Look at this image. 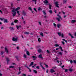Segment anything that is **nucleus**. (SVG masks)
<instances>
[{
	"mask_svg": "<svg viewBox=\"0 0 76 76\" xmlns=\"http://www.w3.org/2000/svg\"><path fill=\"white\" fill-rule=\"evenodd\" d=\"M59 48H60L61 50L62 51H63V49L62 48V47H61V46H60Z\"/></svg>",
	"mask_w": 76,
	"mask_h": 76,
	"instance_id": "nucleus-44",
	"label": "nucleus"
},
{
	"mask_svg": "<svg viewBox=\"0 0 76 76\" xmlns=\"http://www.w3.org/2000/svg\"><path fill=\"white\" fill-rule=\"evenodd\" d=\"M71 22L72 23H75V22H76V20H72L71 21Z\"/></svg>",
	"mask_w": 76,
	"mask_h": 76,
	"instance_id": "nucleus-14",
	"label": "nucleus"
},
{
	"mask_svg": "<svg viewBox=\"0 0 76 76\" xmlns=\"http://www.w3.org/2000/svg\"><path fill=\"white\" fill-rule=\"evenodd\" d=\"M38 23L39 25L41 26V22L40 21H38Z\"/></svg>",
	"mask_w": 76,
	"mask_h": 76,
	"instance_id": "nucleus-30",
	"label": "nucleus"
},
{
	"mask_svg": "<svg viewBox=\"0 0 76 76\" xmlns=\"http://www.w3.org/2000/svg\"><path fill=\"white\" fill-rule=\"evenodd\" d=\"M22 23L24 25H25V24H26V21L23 20L22 21Z\"/></svg>",
	"mask_w": 76,
	"mask_h": 76,
	"instance_id": "nucleus-19",
	"label": "nucleus"
},
{
	"mask_svg": "<svg viewBox=\"0 0 76 76\" xmlns=\"http://www.w3.org/2000/svg\"><path fill=\"white\" fill-rule=\"evenodd\" d=\"M34 9L35 12H37V9H36V8H34Z\"/></svg>",
	"mask_w": 76,
	"mask_h": 76,
	"instance_id": "nucleus-47",
	"label": "nucleus"
},
{
	"mask_svg": "<svg viewBox=\"0 0 76 76\" xmlns=\"http://www.w3.org/2000/svg\"><path fill=\"white\" fill-rule=\"evenodd\" d=\"M69 70L70 72H72L73 71V69H72V68H69Z\"/></svg>",
	"mask_w": 76,
	"mask_h": 76,
	"instance_id": "nucleus-15",
	"label": "nucleus"
},
{
	"mask_svg": "<svg viewBox=\"0 0 76 76\" xmlns=\"http://www.w3.org/2000/svg\"><path fill=\"white\" fill-rule=\"evenodd\" d=\"M38 58H42V55H40L38 56Z\"/></svg>",
	"mask_w": 76,
	"mask_h": 76,
	"instance_id": "nucleus-9",
	"label": "nucleus"
},
{
	"mask_svg": "<svg viewBox=\"0 0 76 76\" xmlns=\"http://www.w3.org/2000/svg\"><path fill=\"white\" fill-rule=\"evenodd\" d=\"M42 69H43V70H45V68L43 67H42Z\"/></svg>",
	"mask_w": 76,
	"mask_h": 76,
	"instance_id": "nucleus-57",
	"label": "nucleus"
},
{
	"mask_svg": "<svg viewBox=\"0 0 76 76\" xmlns=\"http://www.w3.org/2000/svg\"><path fill=\"white\" fill-rule=\"evenodd\" d=\"M54 72H55V71H54L53 69H52L50 70V72L51 73H53Z\"/></svg>",
	"mask_w": 76,
	"mask_h": 76,
	"instance_id": "nucleus-10",
	"label": "nucleus"
},
{
	"mask_svg": "<svg viewBox=\"0 0 76 76\" xmlns=\"http://www.w3.org/2000/svg\"><path fill=\"white\" fill-rule=\"evenodd\" d=\"M70 63L71 64H72V63H73V61H70Z\"/></svg>",
	"mask_w": 76,
	"mask_h": 76,
	"instance_id": "nucleus-56",
	"label": "nucleus"
},
{
	"mask_svg": "<svg viewBox=\"0 0 76 76\" xmlns=\"http://www.w3.org/2000/svg\"><path fill=\"white\" fill-rule=\"evenodd\" d=\"M33 64H34V62H31L30 65H29V66H30H30H32V65H33Z\"/></svg>",
	"mask_w": 76,
	"mask_h": 76,
	"instance_id": "nucleus-17",
	"label": "nucleus"
},
{
	"mask_svg": "<svg viewBox=\"0 0 76 76\" xmlns=\"http://www.w3.org/2000/svg\"><path fill=\"white\" fill-rule=\"evenodd\" d=\"M21 73V72L20 71H19V72L18 73V75H20V74Z\"/></svg>",
	"mask_w": 76,
	"mask_h": 76,
	"instance_id": "nucleus-51",
	"label": "nucleus"
},
{
	"mask_svg": "<svg viewBox=\"0 0 76 76\" xmlns=\"http://www.w3.org/2000/svg\"><path fill=\"white\" fill-rule=\"evenodd\" d=\"M42 51V50H41V49H39L38 50V52H39V53H41V52Z\"/></svg>",
	"mask_w": 76,
	"mask_h": 76,
	"instance_id": "nucleus-37",
	"label": "nucleus"
},
{
	"mask_svg": "<svg viewBox=\"0 0 76 76\" xmlns=\"http://www.w3.org/2000/svg\"><path fill=\"white\" fill-rule=\"evenodd\" d=\"M58 34L59 35V36H60V37H61L62 38H64V34L63 33L61 34V33H58Z\"/></svg>",
	"mask_w": 76,
	"mask_h": 76,
	"instance_id": "nucleus-3",
	"label": "nucleus"
},
{
	"mask_svg": "<svg viewBox=\"0 0 76 76\" xmlns=\"http://www.w3.org/2000/svg\"><path fill=\"white\" fill-rule=\"evenodd\" d=\"M59 50V48H56V50Z\"/></svg>",
	"mask_w": 76,
	"mask_h": 76,
	"instance_id": "nucleus-62",
	"label": "nucleus"
},
{
	"mask_svg": "<svg viewBox=\"0 0 76 76\" xmlns=\"http://www.w3.org/2000/svg\"><path fill=\"white\" fill-rule=\"evenodd\" d=\"M49 8L50 9H51V5L49 4Z\"/></svg>",
	"mask_w": 76,
	"mask_h": 76,
	"instance_id": "nucleus-41",
	"label": "nucleus"
},
{
	"mask_svg": "<svg viewBox=\"0 0 76 76\" xmlns=\"http://www.w3.org/2000/svg\"><path fill=\"white\" fill-rule=\"evenodd\" d=\"M12 64L13 65H16V64L15 63H13Z\"/></svg>",
	"mask_w": 76,
	"mask_h": 76,
	"instance_id": "nucleus-59",
	"label": "nucleus"
},
{
	"mask_svg": "<svg viewBox=\"0 0 76 76\" xmlns=\"http://www.w3.org/2000/svg\"><path fill=\"white\" fill-rule=\"evenodd\" d=\"M6 59L7 60V62H9V61H10V60H9V59L8 58H6Z\"/></svg>",
	"mask_w": 76,
	"mask_h": 76,
	"instance_id": "nucleus-24",
	"label": "nucleus"
},
{
	"mask_svg": "<svg viewBox=\"0 0 76 76\" xmlns=\"http://www.w3.org/2000/svg\"><path fill=\"white\" fill-rule=\"evenodd\" d=\"M48 12L50 13V14H52L53 13V11L51 10H50L48 11Z\"/></svg>",
	"mask_w": 76,
	"mask_h": 76,
	"instance_id": "nucleus-20",
	"label": "nucleus"
},
{
	"mask_svg": "<svg viewBox=\"0 0 76 76\" xmlns=\"http://www.w3.org/2000/svg\"><path fill=\"white\" fill-rule=\"evenodd\" d=\"M69 35L72 38H75V37L73 36V35H72V34H71L70 33L69 34Z\"/></svg>",
	"mask_w": 76,
	"mask_h": 76,
	"instance_id": "nucleus-16",
	"label": "nucleus"
},
{
	"mask_svg": "<svg viewBox=\"0 0 76 76\" xmlns=\"http://www.w3.org/2000/svg\"><path fill=\"white\" fill-rule=\"evenodd\" d=\"M54 46H55V47H59V45L58 44H56Z\"/></svg>",
	"mask_w": 76,
	"mask_h": 76,
	"instance_id": "nucleus-21",
	"label": "nucleus"
},
{
	"mask_svg": "<svg viewBox=\"0 0 76 76\" xmlns=\"http://www.w3.org/2000/svg\"><path fill=\"white\" fill-rule=\"evenodd\" d=\"M58 54H60V55L61 56V55L63 54V53H61V52H60L58 53Z\"/></svg>",
	"mask_w": 76,
	"mask_h": 76,
	"instance_id": "nucleus-32",
	"label": "nucleus"
},
{
	"mask_svg": "<svg viewBox=\"0 0 76 76\" xmlns=\"http://www.w3.org/2000/svg\"><path fill=\"white\" fill-rule=\"evenodd\" d=\"M38 41L39 42H41V38H38Z\"/></svg>",
	"mask_w": 76,
	"mask_h": 76,
	"instance_id": "nucleus-22",
	"label": "nucleus"
},
{
	"mask_svg": "<svg viewBox=\"0 0 76 76\" xmlns=\"http://www.w3.org/2000/svg\"><path fill=\"white\" fill-rule=\"evenodd\" d=\"M58 59H59V58L56 57V60H58Z\"/></svg>",
	"mask_w": 76,
	"mask_h": 76,
	"instance_id": "nucleus-60",
	"label": "nucleus"
},
{
	"mask_svg": "<svg viewBox=\"0 0 76 76\" xmlns=\"http://www.w3.org/2000/svg\"><path fill=\"white\" fill-rule=\"evenodd\" d=\"M53 26L55 27V28L56 27V26H57V24H56L55 23H53Z\"/></svg>",
	"mask_w": 76,
	"mask_h": 76,
	"instance_id": "nucleus-29",
	"label": "nucleus"
},
{
	"mask_svg": "<svg viewBox=\"0 0 76 76\" xmlns=\"http://www.w3.org/2000/svg\"><path fill=\"white\" fill-rule=\"evenodd\" d=\"M11 25H14V23L13 22H12L11 24Z\"/></svg>",
	"mask_w": 76,
	"mask_h": 76,
	"instance_id": "nucleus-50",
	"label": "nucleus"
},
{
	"mask_svg": "<svg viewBox=\"0 0 76 76\" xmlns=\"http://www.w3.org/2000/svg\"><path fill=\"white\" fill-rule=\"evenodd\" d=\"M64 69L65 70V72H67L69 70V69Z\"/></svg>",
	"mask_w": 76,
	"mask_h": 76,
	"instance_id": "nucleus-38",
	"label": "nucleus"
},
{
	"mask_svg": "<svg viewBox=\"0 0 76 76\" xmlns=\"http://www.w3.org/2000/svg\"><path fill=\"white\" fill-rule=\"evenodd\" d=\"M44 2L45 3V4H46V5H47L48 4L47 3H48V1L47 0H45L44 1Z\"/></svg>",
	"mask_w": 76,
	"mask_h": 76,
	"instance_id": "nucleus-7",
	"label": "nucleus"
},
{
	"mask_svg": "<svg viewBox=\"0 0 76 76\" xmlns=\"http://www.w3.org/2000/svg\"><path fill=\"white\" fill-rule=\"evenodd\" d=\"M4 23H7V19L4 20Z\"/></svg>",
	"mask_w": 76,
	"mask_h": 76,
	"instance_id": "nucleus-18",
	"label": "nucleus"
},
{
	"mask_svg": "<svg viewBox=\"0 0 76 76\" xmlns=\"http://www.w3.org/2000/svg\"><path fill=\"white\" fill-rule=\"evenodd\" d=\"M16 27L17 28V29H19V26H16Z\"/></svg>",
	"mask_w": 76,
	"mask_h": 76,
	"instance_id": "nucleus-49",
	"label": "nucleus"
},
{
	"mask_svg": "<svg viewBox=\"0 0 76 76\" xmlns=\"http://www.w3.org/2000/svg\"><path fill=\"white\" fill-rule=\"evenodd\" d=\"M28 9L30 10H31V11L32 10V8L30 7H28Z\"/></svg>",
	"mask_w": 76,
	"mask_h": 76,
	"instance_id": "nucleus-31",
	"label": "nucleus"
},
{
	"mask_svg": "<svg viewBox=\"0 0 76 76\" xmlns=\"http://www.w3.org/2000/svg\"><path fill=\"white\" fill-rule=\"evenodd\" d=\"M74 35L76 37V32H75L74 34Z\"/></svg>",
	"mask_w": 76,
	"mask_h": 76,
	"instance_id": "nucleus-64",
	"label": "nucleus"
},
{
	"mask_svg": "<svg viewBox=\"0 0 76 76\" xmlns=\"http://www.w3.org/2000/svg\"><path fill=\"white\" fill-rule=\"evenodd\" d=\"M18 38L16 37H13L12 39V41H15V42L18 41Z\"/></svg>",
	"mask_w": 76,
	"mask_h": 76,
	"instance_id": "nucleus-2",
	"label": "nucleus"
},
{
	"mask_svg": "<svg viewBox=\"0 0 76 76\" xmlns=\"http://www.w3.org/2000/svg\"><path fill=\"white\" fill-rule=\"evenodd\" d=\"M18 20H15L14 21L15 23H18Z\"/></svg>",
	"mask_w": 76,
	"mask_h": 76,
	"instance_id": "nucleus-34",
	"label": "nucleus"
},
{
	"mask_svg": "<svg viewBox=\"0 0 76 76\" xmlns=\"http://www.w3.org/2000/svg\"><path fill=\"white\" fill-rule=\"evenodd\" d=\"M66 1H67V0H64V3H66Z\"/></svg>",
	"mask_w": 76,
	"mask_h": 76,
	"instance_id": "nucleus-53",
	"label": "nucleus"
},
{
	"mask_svg": "<svg viewBox=\"0 0 76 76\" xmlns=\"http://www.w3.org/2000/svg\"><path fill=\"white\" fill-rule=\"evenodd\" d=\"M43 13H44V15H46V13H45V10H43Z\"/></svg>",
	"mask_w": 76,
	"mask_h": 76,
	"instance_id": "nucleus-40",
	"label": "nucleus"
},
{
	"mask_svg": "<svg viewBox=\"0 0 76 76\" xmlns=\"http://www.w3.org/2000/svg\"><path fill=\"white\" fill-rule=\"evenodd\" d=\"M57 16L59 18H56V19L58 20V21L59 22V21H60V19H61V20H62V18H61V16H60L58 14L57 15Z\"/></svg>",
	"mask_w": 76,
	"mask_h": 76,
	"instance_id": "nucleus-4",
	"label": "nucleus"
},
{
	"mask_svg": "<svg viewBox=\"0 0 76 76\" xmlns=\"http://www.w3.org/2000/svg\"><path fill=\"white\" fill-rule=\"evenodd\" d=\"M61 26V25L60 24L58 23L57 24V27L58 28H60V27Z\"/></svg>",
	"mask_w": 76,
	"mask_h": 76,
	"instance_id": "nucleus-6",
	"label": "nucleus"
},
{
	"mask_svg": "<svg viewBox=\"0 0 76 76\" xmlns=\"http://www.w3.org/2000/svg\"><path fill=\"white\" fill-rule=\"evenodd\" d=\"M4 27H1V29H4Z\"/></svg>",
	"mask_w": 76,
	"mask_h": 76,
	"instance_id": "nucleus-55",
	"label": "nucleus"
},
{
	"mask_svg": "<svg viewBox=\"0 0 76 76\" xmlns=\"http://www.w3.org/2000/svg\"><path fill=\"white\" fill-rule=\"evenodd\" d=\"M4 18H0V20H4Z\"/></svg>",
	"mask_w": 76,
	"mask_h": 76,
	"instance_id": "nucleus-46",
	"label": "nucleus"
},
{
	"mask_svg": "<svg viewBox=\"0 0 76 76\" xmlns=\"http://www.w3.org/2000/svg\"><path fill=\"white\" fill-rule=\"evenodd\" d=\"M21 69H22V68H21V67H19V71H20V70H21Z\"/></svg>",
	"mask_w": 76,
	"mask_h": 76,
	"instance_id": "nucleus-48",
	"label": "nucleus"
},
{
	"mask_svg": "<svg viewBox=\"0 0 76 76\" xmlns=\"http://www.w3.org/2000/svg\"><path fill=\"white\" fill-rule=\"evenodd\" d=\"M17 13L18 15H20V14L19 13H20V12L19 11H17Z\"/></svg>",
	"mask_w": 76,
	"mask_h": 76,
	"instance_id": "nucleus-27",
	"label": "nucleus"
},
{
	"mask_svg": "<svg viewBox=\"0 0 76 76\" xmlns=\"http://www.w3.org/2000/svg\"><path fill=\"white\" fill-rule=\"evenodd\" d=\"M33 1H35V4H37V0H32Z\"/></svg>",
	"mask_w": 76,
	"mask_h": 76,
	"instance_id": "nucleus-36",
	"label": "nucleus"
},
{
	"mask_svg": "<svg viewBox=\"0 0 76 76\" xmlns=\"http://www.w3.org/2000/svg\"><path fill=\"white\" fill-rule=\"evenodd\" d=\"M62 44H63V45H64V42H62Z\"/></svg>",
	"mask_w": 76,
	"mask_h": 76,
	"instance_id": "nucleus-63",
	"label": "nucleus"
},
{
	"mask_svg": "<svg viewBox=\"0 0 76 76\" xmlns=\"http://www.w3.org/2000/svg\"><path fill=\"white\" fill-rule=\"evenodd\" d=\"M20 7H17V8H14L12 9V15L13 16H15L16 14V11L17 12L20 9Z\"/></svg>",
	"mask_w": 76,
	"mask_h": 76,
	"instance_id": "nucleus-1",
	"label": "nucleus"
},
{
	"mask_svg": "<svg viewBox=\"0 0 76 76\" xmlns=\"http://www.w3.org/2000/svg\"><path fill=\"white\" fill-rule=\"evenodd\" d=\"M23 57L25 58H26V55L25 54H24Z\"/></svg>",
	"mask_w": 76,
	"mask_h": 76,
	"instance_id": "nucleus-28",
	"label": "nucleus"
},
{
	"mask_svg": "<svg viewBox=\"0 0 76 76\" xmlns=\"http://www.w3.org/2000/svg\"><path fill=\"white\" fill-rule=\"evenodd\" d=\"M63 41H64L66 42H67V41L65 39H62Z\"/></svg>",
	"mask_w": 76,
	"mask_h": 76,
	"instance_id": "nucleus-52",
	"label": "nucleus"
},
{
	"mask_svg": "<svg viewBox=\"0 0 76 76\" xmlns=\"http://www.w3.org/2000/svg\"><path fill=\"white\" fill-rule=\"evenodd\" d=\"M32 57L33 58L34 60H35L37 58L36 56H32Z\"/></svg>",
	"mask_w": 76,
	"mask_h": 76,
	"instance_id": "nucleus-11",
	"label": "nucleus"
},
{
	"mask_svg": "<svg viewBox=\"0 0 76 76\" xmlns=\"http://www.w3.org/2000/svg\"><path fill=\"white\" fill-rule=\"evenodd\" d=\"M26 54L28 55V56H29V52L28 51H27L26 52Z\"/></svg>",
	"mask_w": 76,
	"mask_h": 76,
	"instance_id": "nucleus-25",
	"label": "nucleus"
},
{
	"mask_svg": "<svg viewBox=\"0 0 76 76\" xmlns=\"http://www.w3.org/2000/svg\"><path fill=\"white\" fill-rule=\"evenodd\" d=\"M36 67L37 69H39V67Z\"/></svg>",
	"mask_w": 76,
	"mask_h": 76,
	"instance_id": "nucleus-61",
	"label": "nucleus"
},
{
	"mask_svg": "<svg viewBox=\"0 0 76 76\" xmlns=\"http://www.w3.org/2000/svg\"><path fill=\"white\" fill-rule=\"evenodd\" d=\"M54 4H55L57 7H60L58 6V2H56L54 3Z\"/></svg>",
	"mask_w": 76,
	"mask_h": 76,
	"instance_id": "nucleus-5",
	"label": "nucleus"
},
{
	"mask_svg": "<svg viewBox=\"0 0 76 76\" xmlns=\"http://www.w3.org/2000/svg\"><path fill=\"white\" fill-rule=\"evenodd\" d=\"M38 10H42V9H41V7H39L38 8Z\"/></svg>",
	"mask_w": 76,
	"mask_h": 76,
	"instance_id": "nucleus-33",
	"label": "nucleus"
},
{
	"mask_svg": "<svg viewBox=\"0 0 76 76\" xmlns=\"http://www.w3.org/2000/svg\"><path fill=\"white\" fill-rule=\"evenodd\" d=\"M15 58L16 59H17V60L18 61V60H19V59H18V56H15Z\"/></svg>",
	"mask_w": 76,
	"mask_h": 76,
	"instance_id": "nucleus-39",
	"label": "nucleus"
},
{
	"mask_svg": "<svg viewBox=\"0 0 76 76\" xmlns=\"http://www.w3.org/2000/svg\"><path fill=\"white\" fill-rule=\"evenodd\" d=\"M27 68L29 70V71L30 72H32V71H31V69H30V68H29V67H27Z\"/></svg>",
	"mask_w": 76,
	"mask_h": 76,
	"instance_id": "nucleus-23",
	"label": "nucleus"
},
{
	"mask_svg": "<svg viewBox=\"0 0 76 76\" xmlns=\"http://www.w3.org/2000/svg\"><path fill=\"white\" fill-rule=\"evenodd\" d=\"M47 52L49 54H50V51H49L48 50H47Z\"/></svg>",
	"mask_w": 76,
	"mask_h": 76,
	"instance_id": "nucleus-45",
	"label": "nucleus"
},
{
	"mask_svg": "<svg viewBox=\"0 0 76 76\" xmlns=\"http://www.w3.org/2000/svg\"><path fill=\"white\" fill-rule=\"evenodd\" d=\"M40 35L42 36V37H43L44 35H43V33H40Z\"/></svg>",
	"mask_w": 76,
	"mask_h": 76,
	"instance_id": "nucleus-43",
	"label": "nucleus"
},
{
	"mask_svg": "<svg viewBox=\"0 0 76 76\" xmlns=\"http://www.w3.org/2000/svg\"><path fill=\"white\" fill-rule=\"evenodd\" d=\"M23 15H24V16H25L26 15V12H25L24 11H23Z\"/></svg>",
	"mask_w": 76,
	"mask_h": 76,
	"instance_id": "nucleus-13",
	"label": "nucleus"
},
{
	"mask_svg": "<svg viewBox=\"0 0 76 76\" xmlns=\"http://www.w3.org/2000/svg\"><path fill=\"white\" fill-rule=\"evenodd\" d=\"M74 63L76 64V61H74Z\"/></svg>",
	"mask_w": 76,
	"mask_h": 76,
	"instance_id": "nucleus-58",
	"label": "nucleus"
},
{
	"mask_svg": "<svg viewBox=\"0 0 76 76\" xmlns=\"http://www.w3.org/2000/svg\"><path fill=\"white\" fill-rule=\"evenodd\" d=\"M5 50L6 53H9V51H8V49H7V48H5Z\"/></svg>",
	"mask_w": 76,
	"mask_h": 76,
	"instance_id": "nucleus-8",
	"label": "nucleus"
},
{
	"mask_svg": "<svg viewBox=\"0 0 76 76\" xmlns=\"http://www.w3.org/2000/svg\"><path fill=\"white\" fill-rule=\"evenodd\" d=\"M45 66L46 67H48V65L45 64Z\"/></svg>",
	"mask_w": 76,
	"mask_h": 76,
	"instance_id": "nucleus-54",
	"label": "nucleus"
},
{
	"mask_svg": "<svg viewBox=\"0 0 76 76\" xmlns=\"http://www.w3.org/2000/svg\"><path fill=\"white\" fill-rule=\"evenodd\" d=\"M33 72H34V73H36V74L37 73V70H33Z\"/></svg>",
	"mask_w": 76,
	"mask_h": 76,
	"instance_id": "nucleus-26",
	"label": "nucleus"
},
{
	"mask_svg": "<svg viewBox=\"0 0 76 76\" xmlns=\"http://www.w3.org/2000/svg\"><path fill=\"white\" fill-rule=\"evenodd\" d=\"M24 34H28V35H29V33L28 32H25L24 33Z\"/></svg>",
	"mask_w": 76,
	"mask_h": 76,
	"instance_id": "nucleus-35",
	"label": "nucleus"
},
{
	"mask_svg": "<svg viewBox=\"0 0 76 76\" xmlns=\"http://www.w3.org/2000/svg\"><path fill=\"white\" fill-rule=\"evenodd\" d=\"M9 28L10 29H11V30H12V31H13V30L15 29V28L13 27H10Z\"/></svg>",
	"mask_w": 76,
	"mask_h": 76,
	"instance_id": "nucleus-12",
	"label": "nucleus"
},
{
	"mask_svg": "<svg viewBox=\"0 0 76 76\" xmlns=\"http://www.w3.org/2000/svg\"><path fill=\"white\" fill-rule=\"evenodd\" d=\"M22 76H26V75L25 74H22Z\"/></svg>",
	"mask_w": 76,
	"mask_h": 76,
	"instance_id": "nucleus-42",
	"label": "nucleus"
}]
</instances>
